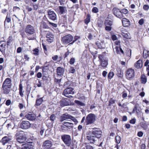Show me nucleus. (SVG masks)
Masks as SVG:
<instances>
[{
	"label": "nucleus",
	"mask_w": 149,
	"mask_h": 149,
	"mask_svg": "<svg viewBox=\"0 0 149 149\" xmlns=\"http://www.w3.org/2000/svg\"><path fill=\"white\" fill-rule=\"evenodd\" d=\"M96 116L93 113H90L88 114L85 117H83L81 121V123H83L84 125L86 127L93 124L96 120Z\"/></svg>",
	"instance_id": "f257e3e1"
},
{
	"label": "nucleus",
	"mask_w": 149,
	"mask_h": 149,
	"mask_svg": "<svg viewBox=\"0 0 149 149\" xmlns=\"http://www.w3.org/2000/svg\"><path fill=\"white\" fill-rule=\"evenodd\" d=\"M135 71L134 69L132 68H128L125 72V76L126 79L129 80H131L134 77Z\"/></svg>",
	"instance_id": "f03ea898"
},
{
	"label": "nucleus",
	"mask_w": 149,
	"mask_h": 149,
	"mask_svg": "<svg viewBox=\"0 0 149 149\" xmlns=\"http://www.w3.org/2000/svg\"><path fill=\"white\" fill-rule=\"evenodd\" d=\"M61 139L64 143L67 146H70L71 143V139L69 135L63 134L61 136Z\"/></svg>",
	"instance_id": "7ed1b4c3"
},
{
	"label": "nucleus",
	"mask_w": 149,
	"mask_h": 149,
	"mask_svg": "<svg viewBox=\"0 0 149 149\" xmlns=\"http://www.w3.org/2000/svg\"><path fill=\"white\" fill-rule=\"evenodd\" d=\"M12 136L10 134H6V135L3 137L0 141V142L3 145L9 143L11 142Z\"/></svg>",
	"instance_id": "20e7f679"
},
{
	"label": "nucleus",
	"mask_w": 149,
	"mask_h": 149,
	"mask_svg": "<svg viewBox=\"0 0 149 149\" xmlns=\"http://www.w3.org/2000/svg\"><path fill=\"white\" fill-rule=\"evenodd\" d=\"M73 39L72 36L70 34H68L61 38V41L64 44H68L72 42Z\"/></svg>",
	"instance_id": "39448f33"
},
{
	"label": "nucleus",
	"mask_w": 149,
	"mask_h": 149,
	"mask_svg": "<svg viewBox=\"0 0 149 149\" xmlns=\"http://www.w3.org/2000/svg\"><path fill=\"white\" fill-rule=\"evenodd\" d=\"M74 88L72 87H69L65 89L63 91V95L67 97H73V96L72 95H70L68 96L69 94H74Z\"/></svg>",
	"instance_id": "423d86ee"
},
{
	"label": "nucleus",
	"mask_w": 149,
	"mask_h": 149,
	"mask_svg": "<svg viewBox=\"0 0 149 149\" xmlns=\"http://www.w3.org/2000/svg\"><path fill=\"white\" fill-rule=\"evenodd\" d=\"M113 24V22L110 20L105 19L104 22V25L105 27V29L108 31H110L112 29L111 26Z\"/></svg>",
	"instance_id": "0eeeda50"
},
{
	"label": "nucleus",
	"mask_w": 149,
	"mask_h": 149,
	"mask_svg": "<svg viewBox=\"0 0 149 149\" xmlns=\"http://www.w3.org/2000/svg\"><path fill=\"white\" fill-rule=\"evenodd\" d=\"M121 10L117 7L114 8L112 10L113 13L116 17L121 19L122 18L124 17L122 15Z\"/></svg>",
	"instance_id": "6e6552de"
},
{
	"label": "nucleus",
	"mask_w": 149,
	"mask_h": 149,
	"mask_svg": "<svg viewBox=\"0 0 149 149\" xmlns=\"http://www.w3.org/2000/svg\"><path fill=\"white\" fill-rule=\"evenodd\" d=\"M68 119H70L74 122H77V120L75 118L69 114H63L61 116V121H62Z\"/></svg>",
	"instance_id": "1a4fd4ad"
},
{
	"label": "nucleus",
	"mask_w": 149,
	"mask_h": 149,
	"mask_svg": "<svg viewBox=\"0 0 149 149\" xmlns=\"http://www.w3.org/2000/svg\"><path fill=\"white\" fill-rule=\"evenodd\" d=\"M25 31L27 34L32 35L35 33V29L33 26L28 25L25 27Z\"/></svg>",
	"instance_id": "9d476101"
},
{
	"label": "nucleus",
	"mask_w": 149,
	"mask_h": 149,
	"mask_svg": "<svg viewBox=\"0 0 149 149\" xmlns=\"http://www.w3.org/2000/svg\"><path fill=\"white\" fill-rule=\"evenodd\" d=\"M31 126V124L27 121H24L21 122L19 124V127L21 128L26 129L30 128Z\"/></svg>",
	"instance_id": "9b49d317"
},
{
	"label": "nucleus",
	"mask_w": 149,
	"mask_h": 149,
	"mask_svg": "<svg viewBox=\"0 0 149 149\" xmlns=\"http://www.w3.org/2000/svg\"><path fill=\"white\" fill-rule=\"evenodd\" d=\"M91 133L94 135L95 138L99 139L101 136L102 132L99 130L93 129Z\"/></svg>",
	"instance_id": "f8f14e48"
},
{
	"label": "nucleus",
	"mask_w": 149,
	"mask_h": 149,
	"mask_svg": "<svg viewBox=\"0 0 149 149\" xmlns=\"http://www.w3.org/2000/svg\"><path fill=\"white\" fill-rule=\"evenodd\" d=\"M25 117L29 120L33 121L36 119V116L35 114L29 112L25 115Z\"/></svg>",
	"instance_id": "ddd939ff"
},
{
	"label": "nucleus",
	"mask_w": 149,
	"mask_h": 149,
	"mask_svg": "<svg viewBox=\"0 0 149 149\" xmlns=\"http://www.w3.org/2000/svg\"><path fill=\"white\" fill-rule=\"evenodd\" d=\"M95 44L99 49H104L105 48V44L103 41H98L96 42Z\"/></svg>",
	"instance_id": "4468645a"
},
{
	"label": "nucleus",
	"mask_w": 149,
	"mask_h": 149,
	"mask_svg": "<svg viewBox=\"0 0 149 149\" xmlns=\"http://www.w3.org/2000/svg\"><path fill=\"white\" fill-rule=\"evenodd\" d=\"M121 20L123 26L125 27H128L130 25V22L128 19L125 18H123Z\"/></svg>",
	"instance_id": "2eb2a0df"
},
{
	"label": "nucleus",
	"mask_w": 149,
	"mask_h": 149,
	"mask_svg": "<svg viewBox=\"0 0 149 149\" xmlns=\"http://www.w3.org/2000/svg\"><path fill=\"white\" fill-rule=\"evenodd\" d=\"M67 98H63L59 102V104L61 107H63L65 106H68L70 105V103L67 101Z\"/></svg>",
	"instance_id": "dca6fc26"
},
{
	"label": "nucleus",
	"mask_w": 149,
	"mask_h": 149,
	"mask_svg": "<svg viewBox=\"0 0 149 149\" xmlns=\"http://www.w3.org/2000/svg\"><path fill=\"white\" fill-rule=\"evenodd\" d=\"M51 146V142L49 140L45 141L43 144V147L44 149H49Z\"/></svg>",
	"instance_id": "f3484780"
},
{
	"label": "nucleus",
	"mask_w": 149,
	"mask_h": 149,
	"mask_svg": "<svg viewBox=\"0 0 149 149\" xmlns=\"http://www.w3.org/2000/svg\"><path fill=\"white\" fill-rule=\"evenodd\" d=\"M11 80L9 78L6 79L3 82L2 86H11Z\"/></svg>",
	"instance_id": "a211bd4d"
},
{
	"label": "nucleus",
	"mask_w": 149,
	"mask_h": 149,
	"mask_svg": "<svg viewBox=\"0 0 149 149\" xmlns=\"http://www.w3.org/2000/svg\"><path fill=\"white\" fill-rule=\"evenodd\" d=\"M47 40L49 43L52 42L54 39L53 35L50 32H47L46 35Z\"/></svg>",
	"instance_id": "6ab92c4d"
},
{
	"label": "nucleus",
	"mask_w": 149,
	"mask_h": 149,
	"mask_svg": "<svg viewBox=\"0 0 149 149\" xmlns=\"http://www.w3.org/2000/svg\"><path fill=\"white\" fill-rule=\"evenodd\" d=\"M96 138L94 136L89 135L86 136V139L90 143H94L96 141Z\"/></svg>",
	"instance_id": "aec40b11"
},
{
	"label": "nucleus",
	"mask_w": 149,
	"mask_h": 149,
	"mask_svg": "<svg viewBox=\"0 0 149 149\" xmlns=\"http://www.w3.org/2000/svg\"><path fill=\"white\" fill-rule=\"evenodd\" d=\"M6 43L4 41L0 42V51L2 53L4 52L6 49Z\"/></svg>",
	"instance_id": "412c9836"
},
{
	"label": "nucleus",
	"mask_w": 149,
	"mask_h": 149,
	"mask_svg": "<svg viewBox=\"0 0 149 149\" xmlns=\"http://www.w3.org/2000/svg\"><path fill=\"white\" fill-rule=\"evenodd\" d=\"M142 61L141 59H139L134 63V67L137 69H139L142 68Z\"/></svg>",
	"instance_id": "4be33fe9"
},
{
	"label": "nucleus",
	"mask_w": 149,
	"mask_h": 149,
	"mask_svg": "<svg viewBox=\"0 0 149 149\" xmlns=\"http://www.w3.org/2000/svg\"><path fill=\"white\" fill-rule=\"evenodd\" d=\"M49 17V18L53 20H54L56 19V14L54 12L51 10H49L48 12Z\"/></svg>",
	"instance_id": "5701e85b"
},
{
	"label": "nucleus",
	"mask_w": 149,
	"mask_h": 149,
	"mask_svg": "<svg viewBox=\"0 0 149 149\" xmlns=\"http://www.w3.org/2000/svg\"><path fill=\"white\" fill-rule=\"evenodd\" d=\"M26 139V137L25 136L22 135L17 137L16 140L19 143H24Z\"/></svg>",
	"instance_id": "b1692460"
},
{
	"label": "nucleus",
	"mask_w": 149,
	"mask_h": 149,
	"mask_svg": "<svg viewBox=\"0 0 149 149\" xmlns=\"http://www.w3.org/2000/svg\"><path fill=\"white\" fill-rule=\"evenodd\" d=\"M64 126L66 127V130L72 128L74 127L73 123H68V122H64Z\"/></svg>",
	"instance_id": "393cba45"
},
{
	"label": "nucleus",
	"mask_w": 149,
	"mask_h": 149,
	"mask_svg": "<svg viewBox=\"0 0 149 149\" xmlns=\"http://www.w3.org/2000/svg\"><path fill=\"white\" fill-rule=\"evenodd\" d=\"M140 110L139 107L137 106L136 104L133 108L132 111L130 112V114L131 115L132 114L135 113L137 114H138Z\"/></svg>",
	"instance_id": "a878e982"
},
{
	"label": "nucleus",
	"mask_w": 149,
	"mask_h": 149,
	"mask_svg": "<svg viewBox=\"0 0 149 149\" xmlns=\"http://www.w3.org/2000/svg\"><path fill=\"white\" fill-rule=\"evenodd\" d=\"M116 74L118 77L122 78L123 76V73L122 70L120 68L117 69Z\"/></svg>",
	"instance_id": "bb28decb"
},
{
	"label": "nucleus",
	"mask_w": 149,
	"mask_h": 149,
	"mask_svg": "<svg viewBox=\"0 0 149 149\" xmlns=\"http://www.w3.org/2000/svg\"><path fill=\"white\" fill-rule=\"evenodd\" d=\"M24 91L23 90V86L21 83H20L19 85V93L20 95L22 97L24 96Z\"/></svg>",
	"instance_id": "cd10ccee"
},
{
	"label": "nucleus",
	"mask_w": 149,
	"mask_h": 149,
	"mask_svg": "<svg viewBox=\"0 0 149 149\" xmlns=\"http://www.w3.org/2000/svg\"><path fill=\"white\" fill-rule=\"evenodd\" d=\"M64 70L63 68L61 67H58L56 69L57 74L58 75H62L64 73Z\"/></svg>",
	"instance_id": "c85d7f7f"
},
{
	"label": "nucleus",
	"mask_w": 149,
	"mask_h": 149,
	"mask_svg": "<svg viewBox=\"0 0 149 149\" xmlns=\"http://www.w3.org/2000/svg\"><path fill=\"white\" fill-rule=\"evenodd\" d=\"M29 144H22L21 146V148L22 149H32L33 147H30L29 146V145H32L31 144L32 143V142H29Z\"/></svg>",
	"instance_id": "c756f323"
},
{
	"label": "nucleus",
	"mask_w": 149,
	"mask_h": 149,
	"mask_svg": "<svg viewBox=\"0 0 149 149\" xmlns=\"http://www.w3.org/2000/svg\"><path fill=\"white\" fill-rule=\"evenodd\" d=\"M40 96L39 95H38L37 96V97H39ZM43 101V97L38 98L36 100L35 105L37 106H39L40 105Z\"/></svg>",
	"instance_id": "7c9ffc66"
},
{
	"label": "nucleus",
	"mask_w": 149,
	"mask_h": 149,
	"mask_svg": "<svg viewBox=\"0 0 149 149\" xmlns=\"http://www.w3.org/2000/svg\"><path fill=\"white\" fill-rule=\"evenodd\" d=\"M2 88L3 89V92L4 93L8 94L9 93L11 87L2 86Z\"/></svg>",
	"instance_id": "2f4dec72"
},
{
	"label": "nucleus",
	"mask_w": 149,
	"mask_h": 149,
	"mask_svg": "<svg viewBox=\"0 0 149 149\" xmlns=\"http://www.w3.org/2000/svg\"><path fill=\"white\" fill-rule=\"evenodd\" d=\"M91 15L89 13H88L86 15V18L84 20V23L86 24H88L91 21Z\"/></svg>",
	"instance_id": "473e14b6"
},
{
	"label": "nucleus",
	"mask_w": 149,
	"mask_h": 149,
	"mask_svg": "<svg viewBox=\"0 0 149 149\" xmlns=\"http://www.w3.org/2000/svg\"><path fill=\"white\" fill-rule=\"evenodd\" d=\"M147 79L144 74H142L141 77V84H145L147 82Z\"/></svg>",
	"instance_id": "72a5a7b5"
},
{
	"label": "nucleus",
	"mask_w": 149,
	"mask_h": 149,
	"mask_svg": "<svg viewBox=\"0 0 149 149\" xmlns=\"http://www.w3.org/2000/svg\"><path fill=\"white\" fill-rule=\"evenodd\" d=\"M100 63L101 65L103 68H106L108 65V62L105 60L100 61Z\"/></svg>",
	"instance_id": "f704fd0d"
},
{
	"label": "nucleus",
	"mask_w": 149,
	"mask_h": 149,
	"mask_svg": "<svg viewBox=\"0 0 149 149\" xmlns=\"http://www.w3.org/2000/svg\"><path fill=\"white\" fill-rule=\"evenodd\" d=\"M121 10L122 15H125L126 17H128L129 15V11L126 9L123 8L121 9Z\"/></svg>",
	"instance_id": "c9c22d12"
},
{
	"label": "nucleus",
	"mask_w": 149,
	"mask_h": 149,
	"mask_svg": "<svg viewBox=\"0 0 149 149\" xmlns=\"http://www.w3.org/2000/svg\"><path fill=\"white\" fill-rule=\"evenodd\" d=\"M97 24L99 27H102L104 24V22L101 19H99L97 21Z\"/></svg>",
	"instance_id": "e433bc0d"
},
{
	"label": "nucleus",
	"mask_w": 149,
	"mask_h": 149,
	"mask_svg": "<svg viewBox=\"0 0 149 149\" xmlns=\"http://www.w3.org/2000/svg\"><path fill=\"white\" fill-rule=\"evenodd\" d=\"M149 51L145 49L143 50V56L144 58H147L148 56Z\"/></svg>",
	"instance_id": "4c0bfd02"
},
{
	"label": "nucleus",
	"mask_w": 149,
	"mask_h": 149,
	"mask_svg": "<svg viewBox=\"0 0 149 149\" xmlns=\"http://www.w3.org/2000/svg\"><path fill=\"white\" fill-rule=\"evenodd\" d=\"M58 8L59 10V13L61 15L63 14L65 12V8L62 6H59Z\"/></svg>",
	"instance_id": "58836bf2"
},
{
	"label": "nucleus",
	"mask_w": 149,
	"mask_h": 149,
	"mask_svg": "<svg viewBox=\"0 0 149 149\" xmlns=\"http://www.w3.org/2000/svg\"><path fill=\"white\" fill-rule=\"evenodd\" d=\"M121 140V138L120 137L117 135L115 138V142L119 144L120 143Z\"/></svg>",
	"instance_id": "ea45409f"
},
{
	"label": "nucleus",
	"mask_w": 149,
	"mask_h": 149,
	"mask_svg": "<svg viewBox=\"0 0 149 149\" xmlns=\"http://www.w3.org/2000/svg\"><path fill=\"white\" fill-rule=\"evenodd\" d=\"M74 102L79 106H84L85 105V104L84 103L78 100H75Z\"/></svg>",
	"instance_id": "a19ab883"
},
{
	"label": "nucleus",
	"mask_w": 149,
	"mask_h": 149,
	"mask_svg": "<svg viewBox=\"0 0 149 149\" xmlns=\"http://www.w3.org/2000/svg\"><path fill=\"white\" fill-rule=\"evenodd\" d=\"M141 126L144 130H146L148 128V126L145 122H142L141 123Z\"/></svg>",
	"instance_id": "79ce46f5"
},
{
	"label": "nucleus",
	"mask_w": 149,
	"mask_h": 149,
	"mask_svg": "<svg viewBox=\"0 0 149 149\" xmlns=\"http://www.w3.org/2000/svg\"><path fill=\"white\" fill-rule=\"evenodd\" d=\"M114 75V73L113 72L110 71L108 74V79H111Z\"/></svg>",
	"instance_id": "37998d69"
},
{
	"label": "nucleus",
	"mask_w": 149,
	"mask_h": 149,
	"mask_svg": "<svg viewBox=\"0 0 149 149\" xmlns=\"http://www.w3.org/2000/svg\"><path fill=\"white\" fill-rule=\"evenodd\" d=\"M123 35L122 36L123 37L127 39H130L131 38V37L129 32Z\"/></svg>",
	"instance_id": "c03bdc74"
},
{
	"label": "nucleus",
	"mask_w": 149,
	"mask_h": 149,
	"mask_svg": "<svg viewBox=\"0 0 149 149\" xmlns=\"http://www.w3.org/2000/svg\"><path fill=\"white\" fill-rule=\"evenodd\" d=\"M116 100H114L113 99V98H111L109 101V103L108 106H110L112 104H114Z\"/></svg>",
	"instance_id": "a18cd8bd"
},
{
	"label": "nucleus",
	"mask_w": 149,
	"mask_h": 149,
	"mask_svg": "<svg viewBox=\"0 0 149 149\" xmlns=\"http://www.w3.org/2000/svg\"><path fill=\"white\" fill-rule=\"evenodd\" d=\"M80 38V37L78 36H75L74 37V40H72V42L70 43V44H72L75 41L78 40Z\"/></svg>",
	"instance_id": "49530a36"
},
{
	"label": "nucleus",
	"mask_w": 149,
	"mask_h": 149,
	"mask_svg": "<svg viewBox=\"0 0 149 149\" xmlns=\"http://www.w3.org/2000/svg\"><path fill=\"white\" fill-rule=\"evenodd\" d=\"M70 82L69 81L65 82L64 83V87L66 88L70 87L69 86H70Z\"/></svg>",
	"instance_id": "de8ad7c7"
},
{
	"label": "nucleus",
	"mask_w": 149,
	"mask_h": 149,
	"mask_svg": "<svg viewBox=\"0 0 149 149\" xmlns=\"http://www.w3.org/2000/svg\"><path fill=\"white\" fill-rule=\"evenodd\" d=\"M75 59L74 57L71 58L69 61V63L70 65H73L75 62Z\"/></svg>",
	"instance_id": "09e8293b"
},
{
	"label": "nucleus",
	"mask_w": 149,
	"mask_h": 149,
	"mask_svg": "<svg viewBox=\"0 0 149 149\" xmlns=\"http://www.w3.org/2000/svg\"><path fill=\"white\" fill-rule=\"evenodd\" d=\"M33 54L36 55H38L39 50L37 48H35L33 51Z\"/></svg>",
	"instance_id": "8fccbe9b"
},
{
	"label": "nucleus",
	"mask_w": 149,
	"mask_h": 149,
	"mask_svg": "<svg viewBox=\"0 0 149 149\" xmlns=\"http://www.w3.org/2000/svg\"><path fill=\"white\" fill-rule=\"evenodd\" d=\"M11 21V19L10 17H8V15H7L6 18L4 22V26H6V22L7 23L10 22Z\"/></svg>",
	"instance_id": "3c124183"
},
{
	"label": "nucleus",
	"mask_w": 149,
	"mask_h": 149,
	"mask_svg": "<svg viewBox=\"0 0 149 149\" xmlns=\"http://www.w3.org/2000/svg\"><path fill=\"white\" fill-rule=\"evenodd\" d=\"M92 11L94 13H97L98 12V9L96 7H94L92 8Z\"/></svg>",
	"instance_id": "603ef678"
},
{
	"label": "nucleus",
	"mask_w": 149,
	"mask_h": 149,
	"mask_svg": "<svg viewBox=\"0 0 149 149\" xmlns=\"http://www.w3.org/2000/svg\"><path fill=\"white\" fill-rule=\"evenodd\" d=\"M69 71L70 73L73 74L75 72V70L73 67H70L69 70Z\"/></svg>",
	"instance_id": "864d4df0"
},
{
	"label": "nucleus",
	"mask_w": 149,
	"mask_h": 149,
	"mask_svg": "<svg viewBox=\"0 0 149 149\" xmlns=\"http://www.w3.org/2000/svg\"><path fill=\"white\" fill-rule=\"evenodd\" d=\"M128 33V32L125 29L123 28L121 30V34L123 36V35H124L125 33Z\"/></svg>",
	"instance_id": "5fc2aeb1"
},
{
	"label": "nucleus",
	"mask_w": 149,
	"mask_h": 149,
	"mask_svg": "<svg viewBox=\"0 0 149 149\" xmlns=\"http://www.w3.org/2000/svg\"><path fill=\"white\" fill-rule=\"evenodd\" d=\"M127 55L129 57H130L131 55V50L128 49L127 50Z\"/></svg>",
	"instance_id": "6e6d98bb"
},
{
	"label": "nucleus",
	"mask_w": 149,
	"mask_h": 149,
	"mask_svg": "<svg viewBox=\"0 0 149 149\" xmlns=\"http://www.w3.org/2000/svg\"><path fill=\"white\" fill-rule=\"evenodd\" d=\"M143 9L144 10L147 11L149 9V6L148 5H144L143 6Z\"/></svg>",
	"instance_id": "4d7b16f0"
},
{
	"label": "nucleus",
	"mask_w": 149,
	"mask_h": 149,
	"mask_svg": "<svg viewBox=\"0 0 149 149\" xmlns=\"http://www.w3.org/2000/svg\"><path fill=\"white\" fill-rule=\"evenodd\" d=\"M87 37L89 40H91L93 38V36L92 35V34L91 33H88Z\"/></svg>",
	"instance_id": "13d9d810"
},
{
	"label": "nucleus",
	"mask_w": 149,
	"mask_h": 149,
	"mask_svg": "<svg viewBox=\"0 0 149 149\" xmlns=\"http://www.w3.org/2000/svg\"><path fill=\"white\" fill-rule=\"evenodd\" d=\"M139 24L140 25H142L144 23V19L143 18H141L139 20L138 22Z\"/></svg>",
	"instance_id": "bf43d9fd"
},
{
	"label": "nucleus",
	"mask_w": 149,
	"mask_h": 149,
	"mask_svg": "<svg viewBox=\"0 0 149 149\" xmlns=\"http://www.w3.org/2000/svg\"><path fill=\"white\" fill-rule=\"evenodd\" d=\"M71 52H69V50H68V51L65 52V54H64V58H66L67 56L69 55V54Z\"/></svg>",
	"instance_id": "052dcab7"
},
{
	"label": "nucleus",
	"mask_w": 149,
	"mask_h": 149,
	"mask_svg": "<svg viewBox=\"0 0 149 149\" xmlns=\"http://www.w3.org/2000/svg\"><path fill=\"white\" fill-rule=\"evenodd\" d=\"M136 122V119L135 118H134L133 119H132L131 120H130V123L132 124H135Z\"/></svg>",
	"instance_id": "680f3d73"
},
{
	"label": "nucleus",
	"mask_w": 149,
	"mask_h": 149,
	"mask_svg": "<svg viewBox=\"0 0 149 149\" xmlns=\"http://www.w3.org/2000/svg\"><path fill=\"white\" fill-rule=\"evenodd\" d=\"M99 59L100 61V62L102 61V60H104V56L101 54H99L98 56Z\"/></svg>",
	"instance_id": "e2e57ef3"
},
{
	"label": "nucleus",
	"mask_w": 149,
	"mask_h": 149,
	"mask_svg": "<svg viewBox=\"0 0 149 149\" xmlns=\"http://www.w3.org/2000/svg\"><path fill=\"white\" fill-rule=\"evenodd\" d=\"M85 147L86 149H94L93 147L90 145H87Z\"/></svg>",
	"instance_id": "0e129e2a"
},
{
	"label": "nucleus",
	"mask_w": 149,
	"mask_h": 149,
	"mask_svg": "<svg viewBox=\"0 0 149 149\" xmlns=\"http://www.w3.org/2000/svg\"><path fill=\"white\" fill-rule=\"evenodd\" d=\"M143 133L141 131L137 133V135L139 137H142L143 136Z\"/></svg>",
	"instance_id": "69168bd1"
},
{
	"label": "nucleus",
	"mask_w": 149,
	"mask_h": 149,
	"mask_svg": "<svg viewBox=\"0 0 149 149\" xmlns=\"http://www.w3.org/2000/svg\"><path fill=\"white\" fill-rule=\"evenodd\" d=\"M127 96V93H125L124 91H123L122 93V97L123 98H125Z\"/></svg>",
	"instance_id": "338daca9"
},
{
	"label": "nucleus",
	"mask_w": 149,
	"mask_h": 149,
	"mask_svg": "<svg viewBox=\"0 0 149 149\" xmlns=\"http://www.w3.org/2000/svg\"><path fill=\"white\" fill-rule=\"evenodd\" d=\"M111 38L112 40L113 41L116 40L117 39V36L115 35H112Z\"/></svg>",
	"instance_id": "774afa93"
}]
</instances>
